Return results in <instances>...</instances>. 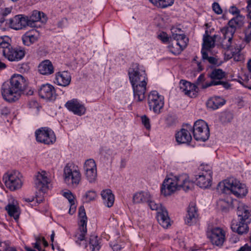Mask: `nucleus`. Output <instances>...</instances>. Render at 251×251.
<instances>
[{"mask_svg":"<svg viewBox=\"0 0 251 251\" xmlns=\"http://www.w3.org/2000/svg\"><path fill=\"white\" fill-rule=\"evenodd\" d=\"M27 89L25 79L21 75H14L9 83L2 85L1 94L5 100L11 102L18 100L22 94L29 96L33 95V91Z\"/></svg>","mask_w":251,"mask_h":251,"instance_id":"obj_1","label":"nucleus"},{"mask_svg":"<svg viewBox=\"0 0 251 251\" xmlns=\"http://www.w3.org/2000/svg\"><path fill=\"white\" fill-rule=\"evenodd\" d=\"M128 75L131 84L135 100L142 101L145 98L148 81L145 70L137 63H134L129 69Z\"/></svg>","mask_w":251,"mask_h":251,"instance_id":"obj_2","label":"nucleus"},{"mask_svg":"<svg viewBox=\"0 0 251 251\" xmlns=\"http://www.w3.org/2000/svg\"><path fill=\"white\" fill-rule=\"evenodd\" d=\"M237 214L238 221L232 222V230L240 235L247 233L249 230L248 224L251 222V211L244 203L238 202Z\"/></svg>","mask_w":251,"mask_h":251,"instance_id":"obj_3","label":"nucleus"},{"mask_svg":"<svg viewBox=\"0 0 251 251\" xmlns=\"http://www.w3.org/2000/svg\"><path fill=\"white\" fill-rule=\"evenodd\" d=\"M217 189L220 193L225 194L231 193L238 198H243L248 193L246 185L233 177L226 179L223 182H219L217 186Z\"/></svg>","mask_w":251,"mask_h":251,"instance_id":"obj_4","label":"nucleus"},{"mask_svg":"<svg viewBox=\"0 0 251 251\" xmlns=\"http://www.w3.org/2000/svg\"><path fill=\"white\" fill-rule=\"evenodd\" d=\"M244 17L238 14L235 17L231 19L228 23V26L224 27L221 29L224 35L223 43L227 39L226 45L223 44V48L227 50L230 49L231 41L235 31L237 28H240L244 24Z\"/></svg>","mask_w":251,"mask_h":251,"instance_id":"obj_5","label":"nucleus"},{"mask_svg":"<svg viewBox=\"0 0 251 251\" xmlns=\"http://www.w3.org/2000/svg\"><path fill=\"white\" fill-rule=\"evenodd\" d=\"M0 54L9 61H18L24 57L25 51L20 47L13 48L2 37H0Z\"/></svg>","mask_w":251,"mask_h":251,"instance_id":"obj_6","label":"nucleus"},{"mask_svg":"<svg viewBox=\"0 0 251 251\" xmlns=\"http://www.w3.org/2000/svg\"><path fill=\"white\" fill-rule=\"evenodd\" d=\"M189 130L193 131L194 138L197 141L204 142L209 137V129L207 123L202 120H199L195 123L193 127L189 124H186Z\"/></svg>","mask_w":251,"mask_h":251,"instance_id":"obj_7","label":"nucleus"},{"mask_svg":"<svg viewBox=\"0 0 251 251\" xmlns=\"http://www.w3.org/2000/svg\"><path fill=\"white\" fill-rule=\"evenodd\" d=\"M81 175L75 166L67 164L64 169V179L67 185L75 188L80 182Z\"/></svg>","mask_w":251,"mask_h":251,"instance_id":"obj_8","label":"nucleus"},{"mask_svg":"<svg viewBox=\"0 0 251 251\" xmlns=\"http://www.w3.org/2000/svg\"><path fill=\"white\" fill-rule=\"evenodd\" d=\"M201 172L196 175L195 179L198 186L202 188H207L211 185L212 172L208 165L201 166Z\"/></svg>","mask_w":251,"mask_h":251,"instance_id":"obj_9","label":"nucleus"},{"mask_svg":"<svg viewBox=\"0 0 251 251\" xmlns=\"http://www.w3.org/2000/svg\"><path fill=\"white\" fill-rule=\"evenodd\" d=\"M21 174L16 171L9 172L3 176V181L5 186L11 191L21 188L23 185Z\"/></svg>","mask_w":251,"mask_h":251,"instance_id":"obj_10","label":"nucleus"},{"mask_svg":"<svg viewBox=\"0 0 251 251\" xmlns=\"http://www.w3.org/2000/svg\"><path fill=\"white\" fill-rule=\"evenodd\" d=\"M148 205L152 210H158L157 212V219L159 224L164 228H167L170 225V219L168 216V213L164 207H162L160 203H157L154 201L151 200L147 201Z\"/></svg>","mask_w":251,"mask_h":251,"instance_id":"obj_11","label":"nucleus"},{"mask_svg":"<svg viewBox=\"0 0 251 251\" xmlns=\"http://www.w3.org/2000/svg\"><path fill=\"white\" fill-rule=\"evenodd\" d=\"M36 141L46 145L52 144L56 141L53 131L48 127H42L35 132Z\"/></svg>","mask_w":251,"mask_h":251,"instance_id":"obj_12","label":"nucleus"},{"mask_svg":"<svg viewBox=\"0 0 251 251\" xmlns=\"http://www.w3.org/2000/svg\"><path fill=\"white\" fill-rule=\"evenodd\" d=\"M78 216L79 218V231L75 233V237L76 243L80 245V242L85 240V237L87 233V217L83 206L79 207Z\"/></svg>","mask_w":251,"mask_h":251,"instance_id":"obj_13","label":"nucleus"},{"mask_svg":"<svg viewBox=\"0 0 251 251\" xmlns=\"http://www.w3.org/2000/svg\"><path fill=\"white\" fill-rule=\"evenodd\" d=\"M148 101L151 110L156 114L161 112L164 104L163 96L159 95L156 91H152L148 95Z\"/></svg>","mask_w":251,"mask_h":251,"instance_id":"obj_14","label":"nucleus"},{"mask_svg":"<svg viewBox=\"0 0 251 251\" xmlns=\"http://www.w3.org/2000/svg\"><path fill=\"white\" fill-rule=\"evenodd\" d=\"M177 189H179L177 176L174 177L166 178L162 185L161 194L165 196L171 195Z\"/></svg>","mask_w":251,"mask_h":251,"instance_id":"obj_15","label":"nucleus"},{"mask_svg":"<svg viewBox=\"0 0 251 251\" xmlns=\"http://www.w3.org/2000/svg\"><path fill=\"white\" fill-rule=\"evenodd\" d=\"M10 27L15 30H20L28 25V16L24 15H17L8 20Z\"/></svg>","mask_w":251,"mask_h":251,"instance_id":"obj_16","label":"nucleus"},{"mask_svg":"<svg viewBox=\"0 0 251 251\" xmlns=\"http://www.w3.org/2000/svg\"><path fill=\"white\" fill-rule=\"evenodd\" d=\"M65 106L70 111L78 116L84 115L86 112V108L83 104L79 102L77 99H73L68 100Z\"/></svg>","mask_w":251,"mask_h":251,"instance_id":"obj_17","label":"nucleus"},{"mask_svg":"<svg viewBox=\"0 0 251 251\" xmlns=\"http://www.w3.org/2000/svg\"><path fill=\"white\" fill-rule=\"evenodd\" d=\"M49 183V179L48 178L45 171H42L37 173L34 180V183L35 187L39 191L43 192H45L48 189Z\"/></svg>","mask_w":251,"mask_h":251,"instance_id":"obj_18","label":"nucleus"},{"mask_svg":"<svg viewBox=\"0 0 251 251\" xmlns=\"http://www.w3.org/2000/svg\"><path fill=\"white\" fill-rule=\"evenodd\" d=\"M179 89L185 95L191 98L196 97L198 93L196 85L185 80H180Z\"/></svg>","mask_w":251,"mask_h":251,"instance_id":"obj_19","label":"nucleus"},{"mask_svg":"<svg viewBox=\"0 0 251 251\" xmlns=\"http://www.w3.org/2000/svg\"><path fill=\"white\" fill-rule=\"evenodd\" d=\"M209 238L212 244L222 246L225 241V232L220 227L214 228L211 230Z\"/></svg>","mask_w":251,"mask_h":251,"instance_id":"obj_20","label":"nucleus"},{"mask_svg":"<svg viewBox=\"0 0 251 251\" xmlns=\"http://www.w3.org/2000/svg\"><path fill=\"white\" fill-rule=\"evenodd\" d=\"M198 209L194 203H191L187 210V214L185 219V223L188 226L196 224L198 220Z\"/></svg>","mask_w":251,"mask_h":251,"instance_id":"obj_21","label":"nucleus"},{"mask_svg":"<svg viewBox=\"0 0 251 251\" xmlns=\"http://www.w3.org/2000/svg\"><path fill=\"white\" fill-rule=\"evenodd\" d=\"M39 96L44 99L53 100L55 99L54 88L50 84H43L39 90Z\"/></svg>","mask_w":251,"mask_h":251,"instance_id":"obj_22","label":"nucleus"},{"mask_svg":"<svg viewBox=\"0 0 251 251\" xmlns=\"http://www.w3.org/2000/svg\"><path fill=\"white\" fill-rule=\"evenodd\" d=\"M186 128H181L180 131L176 134V141L179 144H189L192 140V136L189 132V129L185 125Z\"/></svg>","mask_w":251,"mask_h":251,"instance_id":"obj_23","label":"nucleus"},{"mask_svg":"<svg viewBox=\"0 0 251 251\" xmlns=\"http://www.w3.org/2000/svg\"><path fill=\"white\" fill-rule=\"evenodd\" d=\"M179 189H182L185 191L192 190L194 188V183L189 179L187 174H182L177 176Z\"/></svg>","mask_w":251,"mask_h":251,"instance_id":"obj_24","label":"nucleus"},{"mask_svg":"<svg viewBox=\"0 0 251 251\" xmlns=\"http://www.w3.org/2000/svg\"><path fill=\"white\" fill-rule=\"evenodd\" d=\"M71 81V75L68 72H59L56 74L55 81L57 85L66 87L70 84Z\"/></svg>","mask_w":251,"mask_h":251,"instance_id":"obj_25","label":"nucleus"},{"mask_svg":"<svg viewBox=\"0 0 251 251\" xmlns=\"http://www.w3.org/2000/svg\"><path fill=\"white\" fill-rule=\"evenodd\" d=\"M188 38L186 36H183L180 40L176 43H172L170 47L171 51L174 54H178L186 47L188 42Z\"/></svg>","mask_w":251,"mask_h":251,"instance_id":"obj_26","label":"nucleus"},{"mask_svg":"<svg viewBox=\"0 0 251 251\" xmlns=\"http://www.w3.org/2000/svg\"><path fill=\"white\" fill-rule=\"evenodd\" d=\"M226 100L220 96H214L210 98L206 102L207 107L212 110L218 109L220 106L226 103Z\"/></svg>","mask_w":251,"mask_h":251,"instance_id":"obj_27","label":"nucleus"},{"mask_svg":"<svg viewBox=\"0 0 251 251\" xmlns=\"http://www.w3.org/2000/svg\"><path fill=\"white\" fill-rule=\"evenodd\" d=\"M40 21L42 22L46 21V15L42 12L34 10L31 15L28 17V26L33 27L36 26V23Z\"/></svg>","mask_w":251,"mask_h":251,"instance_id":"obj_28","label":"nucleus"},{"mask_svg":"<svg viewBox=\"0 0 251 251\" xmlns=\"http://www.w3.org/2000/svg\"><path fill=\"white\" fill-rule=\"evenodd\" d=\"M39 72L43 75H50L54 72V67L49 60L42 61L38 66Z\"/></svg>","mask_w":251,"mask_h":251,"instance_id":"obj_29","label":"nucleus"},{"mask_svg":"<svg viewBox=\"0 0 251 251\" xmlns=\"http://www.w3.org/2000/svg\"><path fill=\"white\" fill-rule=\"evenodd\" d=\"M103 203L108 207L113 206L115 200L114 196L110 189L103 190L101 192Z\"/></svg>","mask_w":251,"mask_h":251,"instance_id":"obj_30","label":"nucleus"},{"mask_svg":"<svg viewBox=\"0 0 251 251\" xmlns=\"http://www.w3.org/2000/svg\"><path fill=\"white\" fill-rule=\"evenodd\" d=\"M151 195L148 192L141 191L135 193L133 197V201L139 203L149 201Z\"/></svg>","mask_w":251,"mask_h":251,"instance_id":"obj_31","label":"nucleus"},{"mask_svg":"<svg viewBox=\"0 0 251 251\" xmlns=\"http://www.w3.org/2000/svg\"><path fill=\"white\" fill-rule=\"evenodd\" d=\"M35 32L36 31L32 30L26 32L23 36V42L25 45L29 46L37 41L38 38L35 35Z\"/></svg>","mask_w":251,"mask_h":251,"instance_id":"obj_32","label":"nucleus"},{"mask_svg":"<svg viewBox=\"0 0 251 251\" xmlns=\"http://www.w3.org/2000/svg\"><path fill=\"white\" fill-rule=\"evenodd\" d=\"M216 40V35L210 36L209 35H204L203 38L202 48L209 50L215 46Z\"/></svg>","mask_w":251,"mask_h":251,"instance_id":"obj_33","label":"nucleus"},{"mask_svg":"<svg viewBox=\"0 0 251 251\" xmlns=\"http://www.w3.org/2000/svg\"><path fill=\"white\" fill-rule=\"evenodd\" d=\"M5 210L10 216L13 217L16 220L19 218L20 214L19 208L16 205L9 203L5 206Z\"/></svg>","mask_w":251,"mask_h":251,"instance_id":"obj_34","label":"nucleus"},{"mask_svg":"<svg viewBox=\"0 0 251 251\" xmlns=\"http://www.w3.org/2000/svg\"><path fill=\"white\" fill-rule=\"evenodd\" d=\"M208 76L212 80H220L225 76V73L220 69L213 70Z\"/></svg>","mask_w":251,"mask_h":251,"instance_id":"obj_35","label":"nucleus"},{"mask_svg":"<svg viewBox=\"0 0 251 251\" xmlns=\"http://www.w3.org/2000/svg\"><path fill=\"white\" fill-rule=\"evenodd\" d=\"M172 36L171 37L172 43H176L177 41L180 40L183 36H185L180 28L173 27L171 29Z\"/></svg>","mask_w":251,"mask_h":251,"instance_id":"obj_36","label":"nucleus"},{"mask_svg":"<svg viewBox=\"0 0 251 251\" xmlns=\"http://www.w3.org/2000/svg\"><path fill=\"white\" fill-rule=\"evenodd\" d=\"M89 244L92 251H98L101 248L100 242L98 239V237L95 235H91L89 238Z\"/></svg>","mask_w":251,"mask_h":251,"instance_id":"obj_37","label":"nucleus"},{"mask_svg":"<svg viewBox=\"0 0 251 251\" xmlns=\"http://www.w3.org/2000/svg\"><path fill=\"white\" fill-rule=\"evenodd\" d=\"M222 85L224 88L226 89L230 88L231 85L227 81H224L221 80H211L210 82L203 85L202 87L203 88H206L208 87L213 85Z\"/></svg>","mask_w":251,"mask_h":251,"instance_id":"obj_38","label":"nucleus"},{"mask_svg":"<svg viewBox=\"0 0 251 251\" xmlns=\"http://www.w3.org/2000/svg\"><path fill=\"white\" fill-rule=\"evenodd\" d=\"M84 171H90L91 170H97V166L95 161L93 159H87L84 165Z\"/></svg>","mask_w":251,"mask_h":251,"instance_id":"obj_39","label":"nucleus"},{"mask_svg":"<svg viewBox=\"0 0 251 251\" xmlns=\"http://www.w3.org/2000/svg\"><path fill=\"white\" fill-rule=\"evenodd\" d=\"M85 176L86 179L88 180L90 183L94 182L97 178V170L94 171L91 170L90 171L85 172Z\"/></svg>","mask_w":251,"mask_h":251,"instance_id":"obj_40","label":"nucleus"},{"mask_svg":"<svg viewBox=\"0 0 251 251\" xmlns=\"http://www.w3.org/2000/svg\"><path fill=\"white\" fill-rule=\"evenodd\" d=\"M97 196V194L94 191H88L85 195V201L88 202L95 200Z\"/></svg>","mask_w":251,"mask_h":251,"instance_id":"obj_41","label":"nucleus"},{"mask_svg":"<svg viewBox=\"0 0 251 251\" xmlns=\"http://www.w3.org/2000/svg\"><path fill=\"white\" fill-rule=\"evenodd\" d=\"M174 2V0H160L157 7L160 8H165L172 5Z\"/></svg>","mask_w":251,"mask_h":251,"instance_id":"obj_42","label":"nucleus"},{"mask_svg":"<svg viewBox=\"0 0 251 251\" xmlns=\"http://www.w3.org/2000/svg\"><path fill=\"white\" fill-rule=\"evenodd\" d=\"M142 123L147 129L151 128L150 119L147 116L144 115L141 117Z\"/></svg>","mask_w":251,"mask_h":251,"instance_id":"obj_43","label":"nucleus"},{"mask_svg":"<svg viewBox=\"0 0 251 251\" xmlns=\"http://www.w3.org/2000/svg\"><path fill=\"white\" fill-rule=\"evenodd\" d=\"M212 9L213 11L217 14H221L223 12L220 5L217 2H215L213 3Z\"/></svg>","mask_w":251,"mask_h":251,"instance_id":"obj_44","label":"nucleus"},{"mask_svg":"<svg viewBox=\"0 0 251 251\" xmlns=\"http://www.w3.org/2000/svg\"><path fill=\"white\" fill-rule=\"evenodd\" d=\"M63 196L68 200L69 203H72L75 201V197L71 191H68V192H64Z\"/></svg>","mask_w":251,"mask_h":251,"instance_id":"obj_45","label":"nucleus"},{"mask_svg":"<svg viewBox=\"0 0 251 251\" xmlns=\"http://www.w3.org/2000/svg\"><path fill=\"white\" fill-rule=\"evenodd\" d=\"M205 78L204 75L203 74H201L197 78V81L196 82V84L197 85H201V88L203 89L202 87V86L203 85H205L206 84V83L205 84L203 83V82L205 81ZM206 83H207L206 82Z\"/></svg>","mask_w":251,"mask_h":251,"instance_id":"obj_46","label":"nucleus"},{"mask_svg":"<svg viewBox=\"0 0 251 251\" xmlns=\"http://www.w3.org/2000/svg\"><path fill=\"white\" fill-rule=\"evenodd\" d=\"M68 23V20L66 18H62L57 23V27L58 28H63L65 27V25Z\"/></svg>","mask_w":251,"mask_h":251,"instance_id":"obj_47","label":"nucleus"},{"mask_svg":"<svg viewBox=\"0 0 251 251\" xmlns=\"http://www.w3.org/2000/svg\"><path fill=\"white\" fill-rule=\"evenodd\" d=\"M158 38L163 43H166L169 41V37L166 33L162 32L158 36Z\"/></svg>","mask_w":251,"mask_h":251,"instance_id":"obj_48","label":"nucleus"},{"mask_svg":"<svg viewBox=\"0 0 251 251\" xmlns=\"http://www.w3.org/2000/svg\"><path fill=\"white\" fill-rule=\"evenodd\" d=\"M110 246L113 251H121L123 248L122 245H119L116 243L111 244Z\"/></svg>","mask_w":251,"mask_h":251,"instance_id":"obj_49","label":"nucleus"},{"mask_svg":"<svg viewBox=\"0 0 251 251\" xmlns=\"http://www.w3.org/2000/svg\"><path fill=\"white\" fill-rule=\"evenodd\" d=\"M251 41V30H246L245 32V37L244 38V41L249 43Z\"/></svg>","mask_w":251,"mask_h":251,"instance_id":"obj_50","label":"nucleus"},{"mask_svg":"<svg viewBox=\"0 0 251 251\" xmlns=\"http://www.w3.org/2000/svg\"><path fill=\"white\" fill-rule=\"evenodd\" d=\"M229 12L233 15L240 14L239 10L237 7H236L235 6H232L230 7V8L229 9Z\"/></svg>","mask_w":251,"mask_h":251,"instance_id":"obj_51","label":"nucleus"},{"mask_svg":"<svg viewBox=\"0 0 251 251\" xmlns=\"http://www.w3.org/2000/svg\"><path fill=\"white\" fill-rule=\"evenodd\" d=\"M70 209H69V213L70 214H73L75 212V210H76V206L75 205V201L74 202H73L72 203H70Z\"/></svg>","mask_w":251,"mask_h":251,"instance_id":"obj_52","label":"nucleus"},{"mask_svg":"<svg viewBox=\"0 0 251 251\" xmlns=\"http://www.w3.org/2000/svg\"><path fill=\"white\" fill-rule=\"evenodd\" d=\"M247 9L248 11V18L251 20V0H248Z\"/></svg>","mask_w":251,"mask_h":251,"instance_id":"obj_53","label":"nucleus"},{"mask_svg":"<svg viewBox=\"0 0 251 251\" xmlns=\"http://www.w3.org/2000/svg\"><path fill=\"white\" fill-rule=\"evenodd\" d=\"M206 50L204 48H202L201 49L202 58L203 60H206L209 57Z\"/></svg>","mask_w":251,"mask_h":251,"instance_id":"obj_54","label":"nucleus"},{"mask_svg":"<svg viewBox=\"0 0 251 251\" xmlns=\"http://www.w3.org/2000/svg\"><path fill=\"white\" fill-rule=\"evenodd\" d=\"M11 9L10 8H5L4 9L1 10L0 12L4 15L5 17L10 13Z\"/></svg>","mask_w":251,"mask_h":251,"instance_id":"obj_55","label":"nucleus"},{"mask_svg":"<svg viewBox=\"0 0 251 251\" xmlns=\"http://www.w3.org/2000/svg\"><path fill=\"white\" fill-rule=\"evenodd\" d=\"M206 60L208 61L209 63L212 64H216L218 62V60L215 58L214 57L210 56Z\"/></svg>","mask_w":251,"mask_h":251,"instance_id":"obj_56","label":"nucleus"},{"mask_svg":"<svg viewBox=\"0 0 251 251\" xmlns=\"http://www.w3.org/2000/svg\"><path fill=\"white\" fill-rule=\"evenodd\" d=\"M10 113L9 109L6 107H4L1 109V114L4 116H7Z\"/></svg>","mask_w":251,"mask_h":251,"instance_id":"obj_57","label":"nucleus"},{"mask_svg":"<svg viewBox=\"0 0 251 251\" xmlns=\"http://www.w3.org/2000/svg\"><path fill=\"white\" fill-rule=\"evenodd\" d=\"M40 243L39 242H35L33 244V246L35 248L37 249L39 251H42V249L41 247L40 246Z\"/></svg>","mask_w":251,"mask_h":251,"instance_id":"obj_58","label":"nucleus"},{"mask_svg":"<svg viewBox=\"0 0 251 251\" xmlns=\"http://www.w3.org/2000/svg\"><path fill=\"white\" fill-rule=\"evenodd\" d=\"M247 68L249 72L251 73V59H249L248 61Z\"/></svg>","mask_w":251,"mask_h":251,"instance_id":"obj_59","label":"nucleus"},{"mask_svg":"<svg viewBox=\"0 0 251 251\" xmlns=\"http://www.w3.org/2000/svg\"><path fill=\"white\" fill-rule=\"evenodd\" d=\"M5 21V16L0 12V23H3Z\"/></svg>","mask_w":251,"mask_h":251,"instance_id":"obj_60","label":"nucleus"},{"mask_svg":"<svg viewBox=\"0 0 251 251\" xmlns=\"http://www.w3.org/2000/svg\"><path fill=\"white\" fill-rule=\"evenodd\" d=\"M152 3L157 6L160 0H149Z\"/></svg>","mask_w":251,"mask_h":251,"instance_id":"obj_61","label":"nucleus"},{"mask_svg":"<svg viewBox=\"0 0 251 251\" xmlns=\"http://www.w3.org/2000/svg\"><path fill=\"white\" fill-rule=\"evenodd\" d=\"M42 240L43 243V245H44V246L45 247L48 246V243L46 241L45 238L43 237Z\"/></svg>","mask_w":251,"mask_h":251,"instance_id":"obj_62","label":"nucleus"},{"mask_svg":"<svg viewBox=\"0 0 251 251\" xmlns=\"http://www.w3.org/2000/svg\"><path fill=\"white\" fill-rule=\"evenodd\" d=\"M6 65L1 62H0V69H4Z\"/></svg>","mask_w":251,"mask_h":251,"instance_id":"obj_63","label":"nucleus"},{"mask_svg":"<svg viewBox=\"0 0 251 251\" xmlns=\"http://www.w3.org/2000/svg\"><path fill=\"white\" fill-rule=\"evenodd\" d=\"M25 249L26 251H36L33 249H32L31 248L28 247L27 246L25 247Z\"/></svg>","mask_w":251,"mask_h":251,"instance_id":"obj_64","label":"nucleus"}]
</instances>
